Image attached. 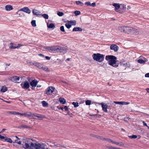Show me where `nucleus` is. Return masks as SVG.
<instances>
[{
    "instance_id": "1",
    "label": "nucleus",
    "mask_w": 149,
    "mask_h": 149,
    "mask_svg": "<svg viewBox=\"0 0 149 149\" xmlns=\"http://www.w3.org/2000/svg\"><path fill=\"white\" fill-rule=\"evenodd\" d=\"M32 139L26 138L23 142V148L25 149H45L46 145L40 143H34Z\"/></svg>"
},
{
    "instance_id": "2",
    "label": "nucleus",
    "mask_w": 149,
    "mask_h": 149,
    "mask_svg": "<svg viewBox=\"0 0 149 149\" xmlns=\"http://www.w3.org/2000/svg\"><path fill=\"white\" fill-rule=\"evenodd\" d=\"M116 57L112 55H107L105 57L107 61L110 60L109 61V64L115 67H117L118 65V64L116 63Z\"/></svg>"
},
{
    "instance_id": "3",
    "label": "nucleus",
    "mask_w": 149,
    "mask_h": 149,
    "mask_svg": "<svg viewBox=\"0 0 149 149\" xmlns=\"http://www.w3.org/2000/svg\"><path fill=\"white\" fill-rule=\"evenodd\" d=\"M104 55L100 53L94 54V60L96 61L101 62L104 59Z\"/></svg>"
},
{
    "instance_id": "4",
    "label": "nucleus",
    "mask_w": 149,
    "mask_h": 149,
    "mask_svg": "<svg viewBox=\"0 0 149 149\" xmlns=\"http://www.w3.org/2000/svg\"><path fill=\"white\" fill-rule=\"evenodd\" d=\"M20 78H21V80H22V77L20 78L18 76H14L10 77V79L14 83H19L21 81H20Z\"/></svg>"
},
{
    "instance_id": "5",
    "label": "nucleus",
    "mask_w": 149,
    "mask_h": 149,
    "mask_svg": "<svg viewBox=\"0 0 149 149\" xmlns=\"http://www.w3.org/2000/svg\"><path fill=\"white\" fill-rule=\"evenodd\" d=\"M54 88L53 86L49 87L46 91V94L48 95H51L54 91Z\"/></svg>"
},
{
    "instance_id": "6",
    "label": "nucleus",
    "mask_w": 149,
    "mask_h": 149,
    "mask_svg": "<svg viewBox=\"0 0 149 149\" xmlns=\"http://www.w3.org/2000/svg\"><path fill=\"white\" fill-rule=\"evenodd\" d=\"M20 11H24L28 14H30L31 12L30 10L27 7H25L20 9L17 13V14H18V13Z\"/></svg>"
},
{
    "instance_id": "7",
    "label": "nucleus",
    "mask_w": 149,
    "mask_h": 149,
    "mask_svg": "<svg viewBox=\"0 0 149 149\" xmlns=\"http://www.w3.org/2000/svg\"><path fill=\"white\" fill-rule=\"evenodd\" d=\"M58 52L62 53L63 54H65L67 52V49L64 47H58Z\"/></svg>"
},
{
    "instance_id": "8",
    "label": "nucleus",
    "mask_w": 149,
    "mask_h": 149,
    "mask_svg": "<svg viewBox=\"0 0 149 149\" xmlns=\"http://www.w3.org/2000/svg\"><path fill=\"white\" fill-rule=\"evenodd\" d=\"M21 85L22 86V88L24 89H28L29 87V83L27 81L25 82L24 84H21Z\"/></svg>"
},
{
    "instance_id": "9",
    "label": "nucleus",
    "mask_w": 149,
    "mask_h": 149,
    "mask_svg": "<svg viewBox=\"0 0 149 149\" xmlns=\"http://www.w3.org/2000/svg\"><path fill=\"white\" fill-rule=\"evenodd\" d=\"M111 49L114 50L115 52H117L118 49V47L116 45H112L110 46Z\"/></svg>"
},
{
    "instance_id": "10",
    "label": "nucleus",
    "mask_w": 149,
    "mask_h": 149,
    "mask_svg": "<svg viewBox=\"0 0 149 149\" xmlns=\"http://www.w3.org/2000/svg\"><path fill=\"white\" fill-rule=\"evenodd\" d=\"M101 105L102 109L105 112H107V109L108 107L107 105L106 104L103 102L101 103Z\"/></svg>"
},
{
    "instance_id": "11",
    "label": "nucleus",
    "mask_w": 149,
    "mask_h": 149,
    "mask_svg": "<svg viewBox=\"0 0 149 149\" xmlns=\"http://www.w3.org/2000/svg\"><path fill=\"white\" fill-rule=\"evenodd\" d=\"M124 33H131V30L132 29V27L124 26Z\"/></svg>"
},
{
    "instance_id": "12",
    "label": "nucleus",
    "mask_w": 149,
    "mask_h": 149,
    "mask_svg": "<svg viewBox=\"0 0 149 149\" xmlns=\"http://www.w3.org/2000/svg\"><path fill=\"white\" fill-rule=\"evenodd\" d=\"M38 82V81L36 79L33 80L30 82V85L32 87H35L37 85Z\"/></svg>"
},
{
    "instance_id": "13",
    "label": "nucleus",
    "mask_w": 149,
    "mask_h": 149,
    "mask_svg": "<svg viewBox=\"0 0 149 149\" xmlns=\"http://www.w3.org/2000/svg\"><path fill=\"white\" fill-rule=\"evenodd\" d=\"M18 115L21 116H25L30 117L31 116L32 113L30 112H26V113H23L18 112Z\"/></svg>"
},
{
    "instance_id": "14",
    "label": "nucleus",
    "mask_w": 149,
    "mask_h": 149,
    "mask_svg": "<svg viewBox=\"0 0 149 149\" xmlns=\"http://www.w3.org/2000/svg\"><path fill=\"white\" fill-rule=\"evenodd\" d=\"M32 12L34 15H36L37 16H39L41 15V14H40L41 12L37 10L33 9L32 10Z\"/></svg>"
},
{
    "instance_id": "15",
    "label": "nucleus",
    "mask_w": 149,
    "mask_h": 149,
    "mask_svg": "<svg viewBox=\"0 0 149 149\" xmlns=\"http://www.w3.org/2000/svg\"><path fill=\"white\" fill-rule=\"evenodd\" d=\"M131 33L137 35L139 33V31L137 29L132 28V29L131 30Z\"/></svg>"
},
{
    "instance_id": "16",
    "label": "nucleus",
    "mask_w": 149,
    "mask_h": 149,
    "mask_svg": "<svg viewBox=\"0 0 149 149\" xmlns=\"http://www.w3.org/2000/svg\"><path fill=\"white\" fill-rule=\"evenodd\" d=\"M37 118L36 119H38L39 120L41 119L42 118V116L41 115H40L37 113H32L31 116L33 117V116Z\"/></svg>"
},
{
    "instance_id": "17",
    "label": "nucleus",
    "mask_w": 149,
    "mask_h": 149,
    "mask_svg": "<svg viewBox=\"0 0 149 149\" xmlns=\"http://www.w3.org/2000/svg\"><path fill=\"white\" fill-rule=\"evenodd\" d=\"M113 5L114 6L115 8V10H116L117 12L122 13V12L119 11L120 10H118L119 8H120V6L118 3H115L113 4Z\"/></svg>"
},
{
    "instance_id": "18",
    "label": "nucleus",
    "mask_w": 149,
    "mask_h": 149,
    "mask_svg": "<svg viewBox=\"0 0 149 149\" xmlns=\"http://www.w3.org/2000/svg\"><path fill=\"white\" fill-rule=\"evenodd\" d=\"M13 6L11 5H7L5 6V9L6 11H10L13 10Z\"/></svg>"
},
{
    "instance_id": "19",
    "label": "nucleus",
    "mask_w": 149,
    "mask_h": 149,
    "mask_svg": "<svg viewBox=\"0 0 149 149\" xmlns=\"http://www.w3.org/2000/svg\"><path fill=\"white\" fill-rule=\"evenodd\" d=\"M72 31H82V29L79 27H76L73 29Z\"/></svg>"
},
{
    "instance_id": "20",
    "label": "nucleus",
    "mask_w": 149,
    "mask_h": 149,
    "mask_svg": "<svg viewBox=\"0 0 149 149\" xmlns=\"http://www.w3.org/2000/svg\"><path fill=\"white\" fill-rule=\"evenodd\" d=\"M40 69H42L43 70L47 72H49V69L47 68V67L45 66H41L40 68Z\"/></svg>"
},
{
    "instance_id": "21",
    "label": "nucleus",
    "mask_w": 149,
    "mask_h": 149,
    "mask_svg": "<svg viewBox=\"0 0 149 149\" xmlns=\"http://www.w3.org/2000/svg\"><path fill=\"white\" fill-rule=\"evenodd\" d=\"M51 51H58V47L56 46L51 47Z\"/></svg>"
},
{
    "instance_id": "22",
    "label": "nucleus",
    "mask_w": 149,
    "mask_h": 149,
    "mask_svg": "<svg viewBox=\"0 0 149 149\" xmlns=\"http://www.w3.org/2000/svg\"><path fill=\"white\" fill-rule=\"evenodd\" d=\"M124 26H119L118 28V30L124 33Z\"/></svg>"
},
{
    "instance_id": "23",
    "label": "nucleus",
    "mask_w": 149,
    "mask_h": 149,
    "mask_svg": "<svg viewBox=\"0 0 149 149\" xmlns=\"http://www.w3.org/2000/svg\"><path fill=\"white\" fill-rule=\"evenodd\" d=\"M59 101L60 103L63 104H64L66 102L64 98L62 97H60L59 98Z\"/></svg>"
},
{
    "instance_id": "24",
    "label": "nucleus",
    "mask_w": 149,
    "mask_h": 149,
    "mask_svg": "<svg viewBox=\"0 0 149 149\" xmlns=\"http://www.w3.org/2000/svg\"><path fill=\"white\" fill-rule=\"evenodd\" d=\"M68 22L72 25H75L76 24V21L75 20H71L68 21Z\"/></svg>"
},
{
    "instance_id": "25",
    "label": "nucleus",
    "mask_w": 149,
    "mask_h": 149,
    "mask_svg": "<svg viewBox=\"0 0 149 149\" xmlns=\"http://www.w3.org/2000/svg\"><path fill=\"white\" fill-rule=\"evenodd\" d=\"M7 91V88L5 86H3L1 90V92H4Z\"/></svg>"
},
{
    "instance_id": "26",
    "label": "nucleus",
    "mask_w": 149,
    "mask_h": 149,
    "mask_svg": "<svg viewBox=\"0 0 149 149\" xmlns=\"http://www.w3.org/2000/svg\"><path fill=\"white\" fill-rule=\"evenodd\" d=\"M34 65L37 66L39 68H40L42 65H41V64L38 62H35Z\"/></svg>"
},
{
    "instance_id": "27",
    "label": "nucleus",
    "mask_w": 149,
    "mask_h": 149,
    "mask_svg": "<svg viewBox=\"0 0 149 149\" xmlns=\"http://www.w3.org/2000/svg\"><path fill=\"white\" fill-rule=\"evenodd\" d=\"M42 105L45 107H47L48 106V103L45 101H42Z\"/></svg>"
},
{
    "instance_id": "28",
    "label": "nucleus",
    "mask_w": 149,
    "mask_h": 149,
    "mask_svg": "<svg viewBox=\"0 0 149 149\" xmlns=\"http://www.w3.org/2000/svg\"><path fill=\"white\" fill-rule=\"evenodd\" d=\"M47 27L49 28H53L55 27V26L53 23H50L49 25H47Z\"/></svg>"
},
{
    "instance_id": "29",
    "label": "nucleus",
    "mask_w": 149,
    "mask_h": 149,
    "mask_svg": "<svg viewBox=\"0 0 149 149\" xmlns=\"http://www.w3.org/2000/svg\"><path fill=\"white\" fill-rule=\"evenodd\" d=\"M146 61H145L142 59H140L137 60V62L138 63L140 64L145 63Z\"/></svg>"
},
{
    "instance_id": "30",
    "label": "nucleus",
    "mask_w": 149,
    "mask_h": 149,
    "mask_svg": "<svg viewBox=\"0 0 149 149\" xmlns=\"http://www.w3.org/2000/svg\"><path fill=\"white\" fill-rule=\"evenodd\" d=\"M5 141L7 142H8L10 143H12V140L10 138L7 137H6L5 139Z\"/></svg>"
},
{
    "instance_id": "31",
    "label": "nucleus",
    "mask_w": 149,
    "mask_h": 149,
    "mask_svg": "<svg viewBox=\"0 0 149 149\" xmlns=\"http://www.w3.org/2000/svg\"><path fill=\"white\" fill-rule=\"evenodd\" d=\"M76 3L77 5H79L80 6H83L84 3L80 1H76Z\"/></svg>"
},
{
    "instance_id": "32",
    "label": "nucleus",
    "mask_w": 149,
    "mask_h": 149,
    "mask_svg": "<svg viewBox=\"0 0 149 149\" xmlns=\"http://www.w3.org/2000/svg\"><path fill=\"white\" fill-rule=\"evenodd\" d=\"M120 9H122L123 10H125L126 9V5L124 4H122L121 5Z\"/></svg>"
},
{
    "instance_id": "33",
    "label": "nucleus",
    "mask_w": 149,
    "mask_h": 149,
    "mask_svg": "<svg viewBox=\"0 0 149 149\" xmlns=\"http://www.w3.org/2000/svg\"><path fill=\"white\" fill-rule=\"evenodd\" d=\"M41 15L45 19H48L49 16L47 14H43Z\"/></svg>"
},
{
    "instance_id": "34",
    "label": "nucleus",
    "mask_w": 149,
    "mask_h": 149,
    "mask_svg": "<svg viewBox=\"0 0 149 149\" xmlns=\"http://www.w3.org/2000/svg\"><path fill=\"white\" fill-rule=\"evenodd\" d=\"M85 4L87 6H93V3H92L91 4L90 2L89 1L86 2L85 3Z\"/></svg>"
},
{
    "instance_id": "35",
    "label": "nucleus",
    "mask_w": 149,
    "mask_h": 149,
    "mask_svg": "<svg viewBox=\"0 0 149 149\" xmlns=\"http://www.w3.org/2000/svg\"><path fill=\"white\" fill-rule=\"evenodd\" d=\"M31 24L32 26L33 27H35L36 25V21L35 20H33L31 22Z\"/></svg>"
},
{
    "instance_id": "36",
    "label": "nucleus",
    "mask_w": 149,
    "mask_h": 149,
    "mask_svg": "<svg viewBox=\"0 0 149 149\" xmlns=\"http://www.w3.org/2000/svg\"><path fill=\"white\" fill-rule=\"evenodd\" d=\"M123 66L126 67H130V64L129 63H127L123 64Z\"/></svg>"
},
{
    "instance_id": "37",
    "label": "nucleus",
    "mask_w": 149,
    "mask_h": 149,
    "mask_svg": "<svg viewBox=\"0 0 149 149\" xmlns=\"http://www.w3.org/2000/svg\"><path fill=\"white\" fill-rule=\"evenodd\" d=\"M72 104H73L75 107H77L79 106V104L78 102H73L72 103Z\"/></svg>"
},
{
    "instance_id": "38",
    "label": "nucleus",
    "mask_w": 149,
    "mask_h": 149,
    "mask_svg": "<svg viewBox=\"0 0 149 149\" xmlns=\"http://www.w3.org/2000/svg\"><path fill=\"white\" fill-rule=\"evenodd\" d=\"M7 113H10L11 114L13 115H18V112H12V111H8Z\"/></svg>"
},
{
    "instance_id": "39",
    "label": "nucleus",
    "mask_w": 149,
    "mask_h": 149,
    "mask_svg": "<svg viewBox=\"0 0 149 149\" xmlns=\"http://www.w3.org/2000/svg\"><path fill=\"white\" fill-rule=\"evenodd\" d=\"M65 26L68 29H70L71 27V24H70V23L66 24H65Z\"/></svg>"
},
{
    "instance_id": "40",
    "label": "nucleus",
    "mask_w": 149,
    "mask_h": 149,
    "mask_svg": "<svg viewBox=\"0 0 149 149\" xmlns=\"http://www.w3.org/2000/svg\"><path fill=\"white\" fill-rule=\"evenodd\" d=\"M74 13H75V15L76 16H77L80 15L81 13L80 11L77 10L75 11L74 12Z\"/></svg>"
},
{
    "instance_id": "41",
    "label": "nucleus",
    "mask_w": 149,
    "mask_h": 149,
    "mask_svg": "<svg viewBox=\"0 0 149 149\" xmlns=\"http://www.w3.org/2000/svg\"><path fill=\"white\" fill-rule=\"evenodd\" d=\"M115 144L117 145H118L119 146H123L124 145V144H123L122 143H118L117 142H116V143H115Z\"/></svg>"
},
{
    "instance_id": "42",
    "label": "nucleus",
    "mask_w": 149,
    "mask_h": 149,
    "mask_svg": "<svg viewBox=\"0 0 149 149\" xmlns=\"http://www.w3.org/2000/svg\"><path fill=\"white\" fill-rule=\"evenodd\" d=\"M129 137L131 139H136L137 137V136L136 135H132L129 136Z\"/></svg>"
},
{
    "instance_id": "43",
    "label": "nucleus",
    "mask_w": 149,
    "mask_h": 149,
    "mask_svg": "<svg viewBox=\"0 0 149 149\" xmlns=\"http://www.w3.org/2000/svg\"><path fill=\"white\" fill-rule=\"evenodd\" d=\"M57 15L59 16H62L64 15V14L62 12H58L57 13Z\"/></svg>"
},
{
    "instance_id": "44",
    "label": "nucleus",
    "mask_w": 149,
    "mask_h": 149,
    "mask_svg": "<svg viewBox=\"0 0 149 149\" xmlns=\"http://www.w3.org/2000/svg\"><path fill=\"white\" fill-rule=\"evenodd\" d=\"M91 102L90 100H87L86 101V105H89L91 104Z\"/></svg>"
},
{
    "instance_id": "45",
    "label": "nucleus",
    "mask_w": 149,
    "mask_h": 149,
    "mask_svg": "<svg viewBox=\"0 0 149 149\" xmlns=\"http://www.w3.org/2000/svg\"><path fill=\"white\" fill-rule=\"evenodd\" d=\"M94 137H96V138H97L98 139H100L103 140V139H104L105 138H103L102 136H94Z\"/></svg>"
},
{
    "instance_id": "46",
    "label": "nucleus",
    "mask_w": 149,
    "mask_h": 149,
    "mask_svg": "<svg viewBox=\"0 0 149 149\" xmlns=\"http://www.w3.org/2000/svg\"><path fill=\"white\" fill-rule=\"evenodd\" d=\"M29 127L27 126L26 125H20L19 127V128H28Z\"/></svg>"
},
{
    "instance_id": "47",
    "label": "nucleus",
    "mask_w": 149,
    "mask_h": 149,
    "mask_svg": "<svg viewBox=\"0 0 149 149\" xmlns=\"http://www.w3.org/2000/svg\"><path fill=\"white\" fill-rule=\"evenodd\" d=\"M28 63H30L31 65H34L35 62H33L31 61H29L27 62Z\"/></svg>"
},
{
    "instance_id": "48",
    "label": "nucleus",
    "mask_w": 149,
    "mask_h": 149,
    "mask_svg": "<svg viewBox=\"0 0 149 149\" xmlns=\"http://www.w3.org/2000/svg\"><path fill=\"white\" fill-rule=\"evenodd\" d=\"M103 140L106 141L108 142H110L111 139L107 138H105L104 139H103Z\"/></svg>"
},
{
    "instance_id": "49",
    "label": "nucleus",
    "mask_w": 149,
    "mask_h": 149,
    "mask_svg": "<svg viewBox=\"0 0 149 149\" xmlns=\"http://www.w3.org/2000/svg\"><path fill=\"white\" fill-rule=\"evenodd\" d=\"M109 149H114L115 147H114L111 146H107L106 147Z\"/></svg>"
},
{
    "instance_id": "50",
    "label": "nucleus",
    "mask_w": 149,
    "mask_h": 149,
    "mask_svg": "<svg viewBox=\"0 0 149 149\" xmlns=\"http://www.w3.org/2000/svg\"><path fill=\"white\" fill-rule=\"evenodd\" d=\"M60 30L62 32H65V30L64 29V27L63 26H62L60 27Z\"/></svg>"
},
{
    "instance_id": "51",
    "label": "nucleus",
    "mask_w": 149,
    "mask_h": 149,
    "mask_svg": "<svg viewBox=\"0 0 149 149\" xmlns=\"http://www.w3.org/2000/svg\"><path fill=\"white\" fill-rule=\"evenodd\" d=\"M113 102L116 104H121V102L114 101Z\"/></svg>"
},
{
    "instance_id": "52",
    "label": "nucleus",
    "mask_w": 149,
    "mask_h": 149,
    "mask_svg": "<svg viewBox=\"0 0 149 149\" xmlns=\"http://www.w3.org/2000/svg\"><path fill=\"white\" fill-rule=\"evenodd\" d=\"M143 125L147 127H148V129H149V127L147 125V124L144 122V121H143Z\"/></svg>"
},
{
    "instance_id": "53",
    "label": "nucleus",
    "mask_w": 149,
    "mask_h": 149,
    "mask_svg": "<svg viewBox=\"0 0 149 149\" xmlns=\"http://www.w3.org/2000/svg\"><path fill=\"white\" fill-rule=\"evenodd\" d=\"M23 45L20 44H18V46H16V48H19L21 46H22Z\"/></svg>"
},
{
    "instance_id": "54",
    "label": "nucleus",
    "mask_w": 149,
    "mask_h": 149,
    "mask_svg": "<svg viewBox=\"0 0 149 149\" xmlns=\"http://www.w3.org/2000/svg\"><path fill=\"white\" fill-rule=\"evenodd\" d=\"M16 46H10L9 48L11 49H16Z\"/></svg>"
},
{
    "instance_id": "55",
    "label": "nucleus",
    "mask_w": 149,
    "mask_h": 149,
    "mask_svg": "<svg viewBox=\"0 0 149 149\" xmlns=\"http://www.w3.org/2000/svg\"><path fill=\"white\" fill-rule=\"evenodd\" d=\"M15 143H17L19 144H21L22 142L20 141H17V140L15 141Z\"/></svg>"
},
{
    "instance_id": "56",
    "label": "nucleus",
    "mask_w": 149,
    "mask_h": 149,
    "mask_svg": "<svg viewBox=\"0 0 149 149\" xmlns=\"http://www.w3.org/2000/svg\"><path fill=\"white\" fill-rule=\"evenodd\" d=\"M64 109L66 111H67L68 110V107L66 106H65L64 107Z\"/></svg>"
},
{
    "instance_id": "57",
    "label": "nucleus",
    "mask_w": 149,
    "mask_h": 149,
    "mask_svg": "<svg viewBox=\"0 0 149 149\" xmlns=\"http://www.w3.org/2000/svg\"><path fill=\"white\" fill-rule=\"evenodd\" d=\"M145 77H149V73L146 74H145Z\"/></svg>"
},
{
    "instance_id": "58",
    "label": "nucleus",
    "mask_w": 149,
    "mask_h": 149,
    "mask_svg": "<svg viewBox=\"0 0 149 149\" xmlns=\"http://www.w3.org/2000/svg\"><path fill=\"white\" fill-rule=\"evenodd\" d=\"M6 137H5L4 136H2L0 134V138L1 139H3L5 138Z\"/></svg>"
},
{
    "instance_id": "59",
    "label": "nucleus",
    "mask_w": 149,
    "mask_h": 149,
    "mask_svg": "<svg viewBox=\"0 0 149 149\" xmlns=\"http://www.w3.org/2000/svg\"><path fill=\"white\" fill-rule=\"evenodd\" d=\"M45 58L47 60H49L50 58V57L48 56H46Z\"/></svg>"
},
{
    "instance_id": "60",
    "label": "nucleus",
    "mask_w": 149,
    "mask_h": 149,
    "mask_svg": "<svg viewBox=\"0 0 149 149\" xmlns=\"http://www.w3.org/2000/svg\"><path fill=\"white\" fill-rule=\"evenodd\" d=\"M51 47H48L47 50L49 51H51Z\"/></svg>"
},
{
    "instance_id": "61",
    "label": "nucleus",
    "mask_w": 149,
    "mask_h": 149,
    "mask_svg": "<svg viewBox=\"0 0 149 149\" xmlns=\"http://www.w3.org/2000/svg\"><path fill=\"white\" fill-rule=\"evenodd\" d=\"M110 142H111V143H114L115 144V143H116V142L114 141H113L111 139Z\"/></svg>"
},
{
    "instance_id": "62",
    "label": "nucleus",
    "mask_w": 149,
    "mask_h": 149,
    "mask_svg": "<svg viewBox=\"0 0 149 149\" xmlns=\"http://www.w3.org/2000/svg\"><path fill=\"white\" fill-rule=\"evenodd\" d=\"M121 104L123 105V104H125V102H121Z\"/></svg>"
},
{
    "instance_id": "63",
    "label": "nucleus",
    "mask_w": 149,
    "mask_h": 149,
    "mask_svg": "<svg viewBox=\"0 0 149 149\" xmlns=\"http://www.w3.org/2000/svg\"><path fill=\"white\" fill-rule=\"evenodd\" d=\"M39 55L42 56L43 57H44V55L43 54H39Z\"/></svg>"
},
{
    "instance_id": "64",
    "label": "nucleus",
    "mask_w": 149,
    "mask_h": 149,
    "mask_svg": "<svg viewBox=\"0 0 149 149\" xmlns=\"http://www.w3.org/2000/svg\"><path fill=\"white\" fill-rule=\"evenodd\" d=\"M146 91L148 93H149V88H146Z\"/></svg>"
}]
</instances>
